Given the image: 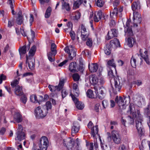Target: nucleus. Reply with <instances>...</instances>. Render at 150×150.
Returning <instances> with one entry per match:
<instances>
[{"mask_svg": "<svg viewBox=\"0 0 150 150\" xmlns=\"http://www.w3.org/2000/svg\"><path fill=\"white\" fill-rule=\"evenodd\" d=\"M35 51L36 47L33 45L29 51V56H27L26 63H28V66L29 69L31 70H33L35 67V59L33 57L34 56Z\"/></svg>", "mask_w": 150, "mask_h": 150, "instance_id": "1", "label": "nucleus"}, {"mask_svg": "<svg viewBox=\"0 0 150 150\" xmlns=\"http://www.w3.org/2000/svg\"><path fill=\"white\" fill-rule=\"evenodd\" d=\"M63 144L67 150H79L78 144H75L74 140L70 138L64 139Z\"/></svg>", "mask_w": 150, "mask_h": 150, "instance_id": "2", "label": "nucleus"}, {"mask_svg": "<svg viewBox=\"0 0 150 150\" xmlns=\"http://www.w3.org/2000/svg\"><path fill=\"white\" fill-rule=\"evenodd\" d=\"M45 106L42 107L38 106L35 110V114L36 117L42 118L45 117L47 112V110L44 108Z\"/></svg>", "mask_w": 150, "mask_h": 150, "instance_id": "3", "label": "nucleus"}, {"mask_svg": "<svg viewBox=\"0 0 150 150\" xmlns=\"http://www.w3.org/2000/svg\"><path fill=\"white\" fill-rule=\"evenodd\" d=\"M111 137L113 142L119 144L122 142V137L120 133L115 130H113L111 132Z\"/></svg>", "mask_w": 150, "mask_h": 150, "instance_id": "4", "label": "nucleus"}, {"mask_svg": "<svg viewBox=\"0 0 150 150\" xmlns=\"http://www.w3.org/2000/svg\"><path fill=\"white\" fill-rule=\"evenodd\" d=\"M137 113L138 114V117L136 121V127L138 133L142 134L144 132V129L142 124V119L140 116L139 111L137 110Z\"/></svg>", "mask_w": 150, "mask_h": 150, "instance_id": "5", "label": "nucleus"}, {"mask_svg": "<svg viewBox=\"0 0 150 150\" xmlns=\"http://www.w3.org/2000/svg\"><path fill=\"white\" fill-rule=\"evenodd\" d=\"M65 52L68 54L70 60H72L76 55V51L73 46L70 45L66 46L64 49Z\"/></svg>", "mask_w": 150, "mask_h": 150, "instance_id": "6", "label": "nucleus"}, {"mask_svg": "<svg viewBox=\"0 0 150 150\" xmlns=\"http://www.w3.org/2000/svg\"><path fill=\"white\" fill-rule=\"evenodd\" d=\"M48 141L47 137H42L39 141L38 146L41 150H47L48 146Z\"/></svg>", "mask_w": 150, "mask_h": 150, "instance_id": "7", "label": "nucleus"}, {"mask_svg": "<svg viewBox=\"0 0 150 150\" xmlns=\"http://www.w3.org/2000/svg\"><path fill=\"white\" fill-rule=\"evenodd\" d=\"M81 33V37L82 40L84 41L86 40L89 35V31L86 30L85 26L83 24L81 25V28H79L78 31V33Z\"/></svg>", "mask_w": 150, "mask_h": 150, "instance_id": "8", "label": "nucleus"}, {"mask_svg": "<svg viewBox=\"0 0 150 150\" xmlns=\"http://www.w3.org/2000/svg\"><path fill=\"white\" fill-rule=\"evenodd\" d=\"M121 82V80L118 76L114 79V87H112V88L115 93H117V92L120 91L122 86Z\"/></svg>", "mask_w": 150, "mask_h": 150, "instance_id": "9", "label": "nucleus"}, {"mask_svg": "<svg viewBox=\"0 0 150 150\" xmlns=\"http://www.w3.org/2000/svg\"><path fill=\"white\" fill-rule=\"evenodd\" d=\"M133 21L134 23V26L137 27V24L138 23H140L142 19L141 16L138 12L136 11L133 12Z\"/></svg>", "mask_w": 150, "mask_h": 150, "instance_id": "10", "label": "nucleus"}, {"mask_svg": "<svg viewBox=\"0 0 150 150\" xmlns=\"http://www.w3.org/2000/svg\"><path fill=\"white\" fill-rule=\"evenodd\" d=\"M72 98L75 104L76 107L79 110H82L84 107V104L81 102L79 101L78 99L75 97L71 93L70 95Z\"/></svg>", "mask_w": 150, "mask_h": 150, "instance_id": "11", "label": "nucleus"}, {"mask_svg": "<svg viewBox=\"0 0 150 150\" xmlns=\"http://www.w3.org/2000/svg\"><path fill=\"white\" fill-rule=\"evenodd\" d=\"M130 21L127 20L126 23V27L125 28V35L127 36H132L133 35V33L131 27L132 25L130 26Z\"/></svg>", "mask_w": 150, "mask_h": 150, "instance_id": "12", "label": "nucleus"}, {"mask_svg": "<svg viewBox=\"0 0 150 150\" xmlns=\"http://www.w3.org/2000/svg\"><path fill=\"white\" fill-rule=\"evenodd\" d=\"M87 0H76L75 1L74 4V8L76 9L78 8L81 4H83L85 6H87L89 4H87Z\"/></svg>", "mask_w": 150, "mask_h": 150, "instance_id": "13", "label": "nucleus"}, {"mask_svg": "<svg viewBox=\"0 0 150 150\" xmlns=\"http://www.w3.org/2000/svg\"><path fill=\"white\" fill-rule=\"evenodd\" d=\"M142 50L140 49L139 50V54L141 57H142L146 62V63L149 64L150 62L148 57V52L146 50L145 51L144 53L142 54V52H143Z\"/></svg>", "mask_w": 150, "mask_h": 150, "instance_id": "14", "label": "nucleus"}, {"mask_svg": "<svg viewBox=\"0 0 150 150\" xmlns=\"http://www.w3.org/2000/svg\"><path fill=\"white\" fill-rule=\"evenodd\" d=\"M80 129V126L79 123L77 122H74L71 129V135L73 136L74 134L78 132Z\"/></svg>", "mask_w": 150, "mask_h": 150, "instance_id": "15", "label": "nucleus"}, {"mask_svg": "<svg viewBox=\"0 0 150 150\" xmlns=\"http://www.w3.org/2000/svg\"><path fill=\"white\" fill-rule=\"evenodd\" d=\"M98 125H96L91 129V134L93 138H96V135L99 136V134H98Z\"/></svg>", "mask_w": 150, "mask_h": 150, "instance_id": "16", "label": "nucleus"}, {"mask_svg": "<svg viewBox=\"0 0 150 150\" xmlns=\"http://www.w3.org/2000/svg\"><path fill=\"white\" fill-rule=\"evenodd\" d=\"M129 110L127 111V113L128 114H132V115L134 117H135L136 118H137L138 115H137L136 114V112L134 111V105L133 103H131L129 106Z\"/></svg>", "mask_w": 150, "mask_h": 150, "instance_id": "17", "label": "nucleus"}, {"mask_svg": "<svg viewBox=\"0 0 150 150\" xmlns=\"http://www.w3.org/2000/svg\"><path fill=\"white\" fill-rule=\"evenodd\" d=\"M102 12L101 11L95 12L93 20L96 22H98L101 19L102 17Z\"/></svg>", "mask_w": 150, "mask_h": 150, "instance_id": "18", "label": "nucleus"}, {"mask_svg": "<svg viewBox=\"0 0 150 150\" xmlns=\"http://www.w3.org/2000/svg\"><path fill=\"white\" fill-rule=\"evenodd\" d=\"M133 100L134 101L141 103L142 101H143L144 99L143 97L139 93L134 95L133 97Z\"/></svg>", "mask_w": 150, "mask_h": 150, "instance_id": "19", "label": "nucleus"}, {"mask_svg": "<svg viewBox=\"0 0 150 150\" xmlns=\"http://www.w3.org/2000/svg\"><path fill=\"white\" fill-rule=\"evenodd\" d=\"M14 92L15 94L17 96H21L22 95L23 93L22 87L19 85L17 86L15 89Z\"/></svg>", "mask_w": 150, "mask_h": 150, "instance_id": "20", "label": "nucleus"}, {"mask_svg": "<svg viewBox=\"0 0 150 150\" xmlns=\"http://www.w3.org/2000/svg\"><path fill=\"white\" fill-rule=\"evenodd\" d=\"M98 64L96 63H91L88 64L89 69L91 72H96L98 69Z\"/></svg>", "mask_w": 150, "mask_h": 150, "instance_id": "21", "label": "nucleus"}, {"mask_svg": "<svg viewBox=\"0 0 150 150\" xmlns=\"http://www.w3.org/2000/svg\"><path fill=\"white\" fill-rule=\"evenodd\" d=\"M30 48V45L28 44L27 45H24L20 48L19 50V52L20 54H25L27 50H28Z\"/></svg>", "mask_w": 150, "mask_h": 150, "instance_id": "22", "label": "nucleus"}, {"mask_svg": "<svg viewBox=\"0 0 150 150\" xmlns=\"http://www.w3.org/2000/svg\"><path fill=\"white\" fill-rule=\"evenodd\" d=\"M18 17L16 20V23L18 25H20L23 21V17L22 16V12L21 10L19 11L18 13Z\"/></svg>", "mask_w": 150, "mask_h": 150, "instance_id": "23", "label": "nucleus"}, {"mask_svg": "<svg viewBox=\"0 0 150 150\" xmlns=\"http://www.w3.org/2000/svg\"><path fill=\"white\" fill-rule=\"evenodd\" d=\"M106 90L105 88L103 87H100L99 89V93L98 94L99 96V98L101 99H103L105 96Z\"/></svg>", "mask_w": 150, "mask_h": 150, "instance_id": "24", "label": "nucleus"}, {"mask_svg": "<svg viewBox=\"0 0 150 150\" xmlns=\"http://www.w3.org/2000/svg\"><path fill=\"white\" fill-rule=\"evenodd\" d=\"M16 134L17 136L16 138L15 139L16 140L21 141L25 139V134L23 131L17 132L16 133Z\"/></svg>", "mask_w": 150, "mask_h": 150, "instance_id": "25", "label": "nucleus"}, {"mask_svg": "<svg viewBox=\"0 0 150 150\" xmlns=\"http://www.w3.org/2000/svg\"><path fill=\"white\" fill-rule=\"evenodd\" d=\"M115 101L120 107L124 105V100L121 96H120L119 97L117 96L115 98Z\"/></svg>", "mask_w": 150, "mask_h": 150, "instance_id": "26", "label": "nucleus"}, {"mask_svg": "<svg viewBox=\"0 0 150 150\" xmlns=\"http://www.w3.org/2000/svg\"><path fill=\"white\" fill-rule=\"evenodd\" d=\"M73 88L74 95L76 96H78L79 94V91L77 84L76 83H74L73 85Z\"/></svg>", "mask_w": 150, "mask_h": 150, "instance_id": "27", "label": "nucleus"}, {"mask_svg": "<svg viewBox=\"0 0 150 150\" xmlns=\"http://www.w3.org/2000/svg\"><path fill=\"white\" fill-rule=\"evenodd\" d=\"M14 118L17 122H21L22 120V116L19 112L16 113L14 115Z\"/></svg>", "mask_w": 150, "mask_h": 150, "instance_id": "28", "label": "nucleus"}, {"mask_svg": "<svg viewBox=\"0 0 150 150\" xmlns=\"http://www.w3.org/2000/svg\"><path fill=\"white\" fill-rule=\"evenodd\" d=\"M90 79L91 83L93 85H96L98 82V78L95 75L91 76Z\"/></svg>", "mask_w": 150, "mask_h": 150, "instance_id": "29", "label": "nucleus"}, {"mask_svg": "<svg viewBox=\"0 0 150 150\" xmlns=\"http://www.w3.org/2000/svg\"><path fill=\"white\" fill-rule=\"evenodd\" d=\"M132 8L133 11L137 9H139L140 8V5L139 1L134 2L132 5Z\"/></svg>", "mask_w": 150, "mask_h": 150, "instance_id": "30", "label": "nucleus"}, {"mask_svg": "<svg viewBox=\"0 0 150 150\" xmlns=\"http://www.w3.org/2000/svg\"><path fill=\"white\" fill-rule=\"evenodd\" d=\"M76 62H72L69 64V69L71 72H74L76 71Z\"/></svg>", "mask_w": 150, "mask_h": 150, "instance_id": "31", "label": "nucleus"}, {"mask_svg": "<svg viewBox=\"0 0 150 150\" xmlns=\"http://www.w3.org/2000/svg\"><path fill=\"white\" fill-rule=\"evenodd\" d=\"M56 54H54L53 52H52L51 51L48 52L47 53V57L49 61L51 62L54 61V57Z\"/></svg>", "mask_w": 150, "mask_h": 150, "instance_id": "32", "label": "nucleus"}, {"mask_svg": "<svg viewBox=\"0 0 150 150\" xmlns=\"http://www.w3.org/2000/svg\"><path fill=\"white\" fill-rule=\"evenodd\" d=\"M105 53L108 55H109L111 53V48L109 44L106 45L104 49Z\"/></svg>", "mask_w": 150, "mask_h": 150, "instance_id": "33", "label": "nucleus"}, {"mask_svg": "<svg viewBox=\"0 0 150 150\" xmlns=\"http://www.w3.org/2000/svg\"><path fill=\"white\" fill-rule=\"evenodd\" d=\"M118 13L117 8L115 7L114 8L112 13L110 14V18H116Z\"/></svg>", "mask_w": 150, "mask_h": 150, "instance_id": "34", "label": "nucleus"}, {"mask_svg": "<svg viewBox=\"0 0 150 150\" xmlns=\"http://www.w3.org/2000/svg\"><path fill=\"white\" fill-rule=\"evenodd\" d=\"M127 45L130 47H132L135 42V41L133 38L129 37L127 39Z\"/></svg>", "mask_w": 150, "mask_h": 150, "instance_id": "35", "label": "nucleus"}, {"mask_svg": "<svg viewBox=\"0 0 150 150\" xmlns=\"http://www.w3.org/2000/svg\"><path fill=\"white\" fill-rule=\"evenodd\" d=\"M110 42L111 43L113 44L117 47H120V43L119 40L116 38L111 40Z\"/></svg>", "mask_w": 150, "mask_h": 150, "instance_id": "36", "label": "nucleus"}, {"mask_svg": "<svg viewBox=\"0 0 150 150\" xmlns=\"http://www.w3.org/2000/svg\"><path fill=\"white\" fill-rule=\"evenodd\" d=\"M100 148L99 149V150H110L109 147H108L107 146L103 144L101 142L100 139Z\"/></svg>", "mask_w": 150, "mask_h": 150, "instance_id": "37", "label": "nucleus"}, {"mask_svg": "<svg viewBox=\"0 0 150 150\" xmlns=\"http://www.w3.org/2000/svg\"><path fill=\"white\" fill-rule=\"evenodd\" d=\"M107 64L108 66H112L114 67V69L116 71V65L114 62V60L113 59L109 60L107 62Z\"/></svg>", "mask_w": 150, "mask_h": 150, "instance_id": "38", "label": "nucleus"}, {"mask_svg": "<svg viewBox=\"0 0 150 150\" xmlns=\"http://www.w3.org/2000/svg\"><path fill=\"white\" fill-rule=\"evenodd\" d=\"M30 100L31 102L35 103L38 102L37 96L35 95H32L30 96Z\"/></svg>", "mask_w": 150, "mask_h": 150, "instance_id": "39", "label": "nucleus"}, {"mask_svg": "<svg viewBox=\"0 0 150 150\" xmlns=\"http://www.w3.org/2000/svg\"><path fill=\"white\" fill-rule=\"evenodd\" d=\"M57 46L54 43H52L51 45V51L53 52V54H57V51L56 50Z\"/></svg>", "mask_w": 150, "mask_h": 150, "instance_id": "40", "label": "nucleus"}, {"mask_svg": "<svg viewBox=\"0 0 150 150\" xmlns=\"http://www.w3.org/2000/svg\"><path fill=\"white\" fill-rule=\"evenodd\" d=\"M86 93L87 96L89 98H94V95L93 91L91 90L88 89Z\"/></svg>", "mask_w": 150, "mask_h": 150, "instance_id": "41", "label": "nucleus"}, {"mask_svg": "<svg viewBox=\"0 0 150 150\" xmlns=\"http://www.w3.org/2000/svg\"><path fill=\"white\" fill-rule=\"evenodd\" d=\"M62 8L65 9L67 11H69L70 10V8L69 4L64 3V0H62Z\"/></svg>", "mask_w": 150, "mask_h": 150, "instance_id": "42", "label": "nucleus"}, {"mask_svg": "<svg viewBox=\"0 0 150 150\" xmlns=\"http://www.w3.org/2000/svg\"><path fill=\"white\" fill-rule=\"evenodd\" d=\"M48 87L50 91L52 92H54L56 90L58 91V87H57V86H54L50 84L49 85Z\"/></svg>", "mask_w": 150, "mask_h": 150, "instance_id": "43", "label": "nucleus"}, {"mask_svg": "<svg viewBox=\"0 0 150 150\" xmlns=\"http://www.w3.org/2000/svg\"><path fill=\"white\" fill-rule=\"evenodd\" d=\"M51 8L49 7L47 9L45 14V17L46 18H48L50 15L51 12Z\"/></svg>", "mask_w": 150, "mask_h": 150, "instance_id": "44", "label": "nucleus"}, {"mask_svg": "<svg viewBox=\"0 0 150 150\" xmlns=\"http://www.w3.org/2000/svg\"><path fill=\"white\" fill-rule=\"evenodd\" d=\"M74 19L76 20H78L80 17L81 14L79 11H76L73 13Z\"/></svg>", "mask_w": 150, "mask_h": 150, "instance_id": "45", "label": "nucleus"}, {"mask_svg": "<svg viewBox=\"0 0 150 150\" xmlns=\"http://www.w3.org/2000/svg\"><path fill=\"white\" fill-rule=\"evenodd\" d=\"M136 59L132 57L131 59V64L132 66L133 67H134L136 66Z\"/></svg>", "mask_w": 150, "mask_h": 150, "instance_id": "46", "label": "nucleus"}, {"mask_svg": "<svg viewBox=\"0 0 150 150\" xmlns=\"http://www.w3.org/2000/svg\"><path fill=\"white\" fill-rule=\"evenodd\" d=\"M80 76L77 73L74 74L72 75V78L75 81H78L80 79Z\"/></svg>", "mask_w": 150, "mask_h": 150, "instance_id": "47", "label": "nucleus"}, {"mask_svg": "<svg viewBox=\"0 0 150 150\" xmlns=\"http://www.w3.org/2000/svg\"><path fill=\"white\" fill-rule=\"evenodd\" d=\"M44 106H45V107H44V108L47 110V111L48 109H51L52 107L51 103L49 101L45 103V105H44Z\"/></svg>", "mask_w": 150, "mask_h": 150, "instance_id": "48", "label": "nucleus"}, {"mask_svg": "<svg viewBox=\"0 0 150 150\" xmlns=\"http://www.w3.org/2000/svg\"><path fill=\"white\" fill-rule=\"evenodd\" d=\"M19 83L17 79H14L11 83V85L13 88L16 86V85Z\"/></svg>", "mask_w": 150, "mask_h": 150, "instance_id": "49", "label": "nucleus"}, {"mask_svg": "<svg viewBox=\"0 0 150 150\" xmlns=\"http://www.w3.org/2000/svg\"><path fill=\"white\" fill-rule=\"evenodd\" d=\"M103 4L104 2L101 0H98L97 1L96 5L98 6L99 7H102Z\"/></svg>", "mask_w": 150, "mask_h": 150, "instance_id": "50", "label": "nucleus"}, {"mask_svg": "<svg viewBox=\"0 0 150 150\" xmlns=\"http://www.w3.org/2000/svg\"><path fill=\"white\" fill-rule=\"evenodd\" d=\"M114 37V36L112 34V33L111 32L110 33V31H109L107 36L106 37V39L107 40H108L110 39H111V38H113Z\"/></svg>", "mask_w": 150, "mask_h": 150, "instance_id": "51", "label": "nucleus"}, {"mask_svg": "<svg viewBox=\"0 0 150 150\" xmlns=\"http://www.w3.org/2000/svg\"><path fill=\"white\" fill-rule=\"evenodd\" d=\"M9 4L10 5V7L12 10V13L13 15H15V11L13 9V1L12 0H9Z\"/></svg>", "mask_w": 150, "mask_h": 150, "instance_id": "52", "label": "nucleus"}, {"mask_svg": "<svg viewBox=\"0 0 150 150\" xmlns=\"http://www.w3.org/2000/svg\"><path fill=\"white\" fill-rule=\"evenodd\" d=\"M102 104L103 107L104 108H105L108 105L109 103L107 100H104L102 101Z\"/></svg>", "mask_w": 150, "mask_h": 150, "instance_id": "53", "label": "nucleus"}, {"mask_svg": "<svg viewBox=\"0 0 150 150\" xmlns=\"http://www.w3.org/2000/svg\"><path fill=\"white\" fill-rule=\"evenodd\" d=\"M6 76L3 74H1L0 75V84H1L3 81H4L6 80Z\"/></svg>", "mask_w": 150, "mask_h": 150, "instance_id": "54", "label": "nucleus"}, {"mask_svg": "<svg viewBox=\"0 0 150 150\" xmlns=\"http://www.w3.org/2000/svg\"><path fill=\"white\" fill-rule=\"evenodd\" d=\"M64 85V82L63 81H60L59 82L58 86L57 87H58V91H59L62 88Z\"/></svg>", "mask_w": 150, "mask_h": 150, "instance_id": "55", "label": "nucleus"}, {"mask_svg": "<svg viewBox=\"0 0 150 150\" xmlns=\"http://www.w3.org/2000/svg\"><path fill=\"white\" fill-rule=\"evenodd\" d=\"M20 99L22 102L24 104H25L26 102L27 98L24 95L21 97Z\"/></svg>", "mask_w": 150, "mask_h": 150, "instance_id": "56", "label": "nucleus"}, {"mask_svg": "<svg viewBox=\"0 0 150 150\" xmlns=\"http://www.w3.org/2000/svg\"><path fill=\"white\" fill-rule=\"evenodd\" d=\"M86 44L88 46L91 47L92 45V41L91 38H88L87 41L86 42Z\"/></svg>", "mask_w": 150, "mask_h": 150, "instance_id": "57", "label": "nucleus"}, {"mask_svg": "<svg viewBox=\"0 0 150 150\" xmlns=\"http://www.w3.org/2000/svg\"><path fill=\"white\" fill-rule=\"evenodd\" d=\"M112 33V34L114 36V37H116L117 35V31L115 29H113L110 30V33Z\"/></svg>", "mask_w": 150, "mask_h": 150, "instance_id": "58", "label": "nucleus"}, {"mask_svg": "<svg viewBox=\"0 0 150 150\" xmlns=\"http://www.w3.org/2000/svg\"><path fill=\"white\" fill-rule=\"evenodd\" d=\"M68 93L67 92L66 90L65 89H63L62 91V95L63 98L65 97L67 95Z\"/></svg>", "mask_w": 150, "mask_h": 150, "instance_id": "59", "label": "nucleus"}, {"mask_svg": "<svg viewBox=\"0 0 150 150\" xmlns=\"http://www.w3.org/2000/svg\"><path fill=\"white\" fill-rule=\"evenodd\" d=\"M69 34L72 40H74L75 39V34L74 32L71 31L70 32Z\"/></svg>", "mask_w": 150, "mask_h": 150, "instance_id": "60", "label": "nucleus"}, {"mask_svg": "<svg viewBox=\"0 0 150 150\" xmlns=\"http://www.w3.org/2000/svg\"><path fill=\"white\" fill-rule=\"evenodd\" d=\"M108 75L111 78L113 77L114 76L112 71L111 69H110V70L108 71Z\"/></svg>", "mask_w": 150, "mask_h": 150, "instance_id": "61", "label": "nucleus"}, {"mask_svg": "<svg viewBox=\"0 0 150 150\" xmlns=\"http://www.w3.org/2000/svg\"><path fill=\"white\" fill-rule=\"evenodd\" d=\"M29 21L30 24V25L31 26L32 25V22L34 21L33 16L32 14H30V15Z\"/></svg>", "mask_w": 150, "mask_h": 150, "instance_id": "62", "label": "nucleus"}, {"mask_svg": "<svg viewBox=\"0 0 150 150\" xmlns=\"http://www.w3.org/2000/svg\"><path fill=\"white\" fill-rule=\"evenodd\" d=\"M6 129L4 127H2L0 130V135H3L6 132Z\"/></svg>", "mask_w": 150, "mask_h": 150, "instance_id": "63", "label": "nucleus"}, {"mask_svg": "<svg viewBox=\"0 0 150 150\" xmlns=\"http://www.w3.org/2000/svg\"><path fill=\"white\" fill-rule=\"evenodd\" d=\"M79 63L80 67H81V69H83V61L81 58H80L79 59Z\"/></svg>", "mask_w": 150, "mask_h": 150, "instance_id": "64", "label": "nucleus"}]
</instances>
